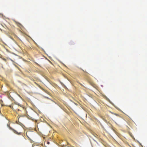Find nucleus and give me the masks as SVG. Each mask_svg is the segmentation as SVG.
<instances>
[{
	"instance_id": "obj_6",
	"label": "nucleus",
	"mask_w": 147,
	"mask_h": 147,
	"mask_svg": "<svg viewBox=\"0 0 147 147\" xmlns=\"http://www.w3.org/2000/svg\"><path fill=\"white\" fill-rule=\"evenodd\" d=\"M33 147H34V146H33ZM38 147V146H36V147Z\"/></svg>"
},
{
	"instance_id": "obj_4",
	"label": "nucleus",
	"mask_w": 147,
	"mask_h": 147,
	"mask_svg": "<svg viewBox=\"0 0 147 147\" xmlns=\"http://www.w3.org/2000/svg\"><path fill=\"white\" fill-rule=\"evenodd\" d=\"M16 104L17 105H18L19 106H20V107H21V106H22V105H20V104L18 103H16Z\"/></svg>"
},
{
	"instance_id": "obj_5",
	"label": "nucleus",
	"mask_w": 147,
	"mask_h": 147,
	"mask_svg": "<svg viewBox=\"0 0 147 147\" xmlns=\"http://www.w3.org/2000/svg\"><path fill=\"white\" fill-rule=\"evenodd\" d=\"M82 70L84 72H86V71H84L82 69Z\"/></svg>"
},
{
	"instance_id": "obj_2",
	"label": "nucleus",
	"mask_w": 147,
	"mask_h": 147,
	"mask_svg": "<svg viewBox=\"0 0 147 147\" xmlns=\"http://www.w3.org/2000/svg\"><path fill=\"white\" fill-rule=\"evenodd\" d=\"M14 22L16 23V25L19 27L20 28H21L22 27H23L22 25L20 23L16 22V21L14 20Z\"/></svg>"
},
{
	"instance_id": "obj_1",
	"label": "nucleus",
	"mask_w": 147,
	"mask_h": 147,
	"mask_svg": "<svg viewBox=\"0 0 147 147\" xmlns=\"http://www.w3.org/2000/svg\"><path fill=\"white\" fill-rule=\"evenodd\" d=\"M7 127L9 128V129L12 130L15 133L18 135L21 134V132H18L16 130L13 129L11 127H10L9 125V124H7Z\"/></svg>"
},
{
	"instance_id": "obj_3",
	"label": "nucleus",
	"mask_w": 147,
	"mask_h": 147,
	"mask_svg": "<svg viewBox=\"0 0 147 147\" xmlns=\"http://www.w3.org/2000/svg\"><path fill=\"white\" fill-rule=\"evenodd\" d=\"M13 110H14L15 111H20V109H19L16 108V107L14 106L12 108Z\"/></svg>"
},
{
	"instance_id": "obj_7",
	"label": "nucleus",
	"mask_w": 147,
	"mask_h": 147,
	"mask_svg": "<svg viewBox=\"0 0 147 147\" xmlns=\"http://www.w3.org/2000/svg\"><path fill=\"white\" fill-rule=\"evenodd\" d=\"M131 137H132V136H131Z\"/></svg>"
}]
</instances>
